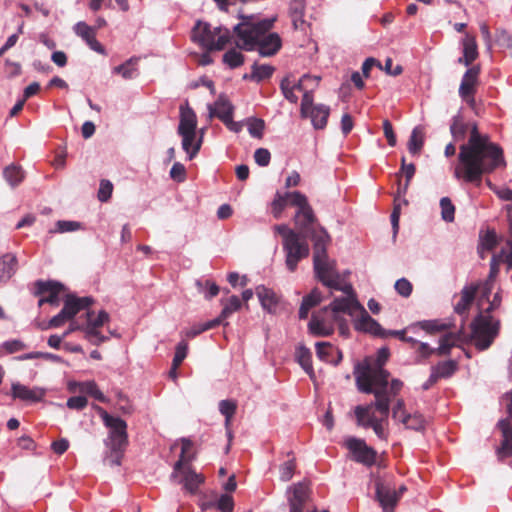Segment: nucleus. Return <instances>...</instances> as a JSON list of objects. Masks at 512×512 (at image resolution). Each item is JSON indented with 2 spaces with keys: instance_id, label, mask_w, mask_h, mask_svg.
Listing matches in <instances>:
<instances>
[{
  "instance_id": "obj_1",
  "label": "nucleus",
  "mask_w": 512,
  "mask_h": 512,
  "mask_svg": "<svg viewBox=\"0 0 512 512\" xmlns=\"http://www.w3.org/2000/svg\"><path fill=\"white\" fill-rule=\"evenodd\" d=\"M468 130V141L459 147V164L454 170V177L479 187L483 175L505 167L506 161L503 149L488 135L481 134L476 122H465L460 113L453 116L450 132L454 141L464 140Z\"/></svg>"
},
{
  "instance_id": "obj_2",
  "label": "nucleus",
  "mask_w": 512,
  "mask_h": 512,
  "mask_svg": "<svg viewBox=\"0 0 512 512\" xmlns=\"http://www.w3.org/2000/svg\"><path fill=\"white\" fill-rule=\"evenodd\" d=\"M356 386L362 393L373 394L375 400L370 404L388 418L390 413V396L388 392L389 372L383 367H365L360 371L359 365L354 370Z\"/></svg>"
},
{
  "instance_id": "obj_3",
  "label": "nucleus",
  "mask_w": 512,
  "mask_h": 512,
  "mask_svg": "<svg viewBox=\"0 0 512 512\" xmlns=\"http://www.w3.org/2000/svg\"><path fill=\"white\" fill-rule=\"evenodd\" d=\"M177 134L182 138L181 146L188 160L194 159L201 149L204 130L202 129L197 137V116L188 103L180 106Z\"/></svg>"
},
{
  "instance_id": "obj_4",
  "label": "nucleus",
  "mask_w": 512,
  "mask_h": 512,
  "mask_svg": "<svg viewBox=\"0 0 512 512\" xmlns=\"http://www.w3.org/2000/svg\"><path fill=\"white\" fill-rule=\"evenodd\" d=\"M241 22L233 27L239 42L237 46L245 51H254L260 38L272 27L275 18H265L254 21V17L241 15Z\"/></svg>"
},
{
  "instance_id": "obj_5",
  "label": "nucleus",
  "mask_w": 512,
  "mask_h": 512,
  "mask_svg": "<svg viewBox=\"0 0 512 512\" xmlns=\"http://www.w3.org/2000/svg\"><path fill=\"white\" fill-rule=\"evenodd\" d=\"M101 418L110 430L107 445L110 447L111 455L108 460L111 465L119 466L128 444L127 424L122 418L112 416L104 410L101 412Z\"/></svg>"
},
{
  "instance_id": "obj_6",
  "label": "nucleus",
  "mask_w": 512,
  "mask_h": 512,
  "mask_svg": "<svg viewBox=\"0 0 512 512\" xmlns=\"http://www.w3.org/2000/svg\"><path fill=\"white\" fill-rule=\"evenodd\" d=\"M471 341L479 351L487 350L499 335L500 320L489 314L479 313L471 322Z\"/></svg>"
},
{
  "instance_id": "obj_7",
  "label": "nucleus",
  "mask_w": 512,
  "mask_h": 512,
  "mask_svg": "<svg viewBox=\"0 0 512 512\" xmlns=\"http://www.w3.org/2000/svg\"><path fill=\"white\" fill-rule=\"evenodd\" d=\"M330 242L331 237L327 230H321L313 236V267L315 275L320 282H322V279H327L337 272L334 268V263L329 261L327 255V247Z\"/></svg>"
},
{
  "instance_id": "obj_8",
  "label": "nucleus",
  "mask_w": 512,
  "mask_h": 512,
  "mask_svg": "<svg viewBox=\"0 0 512 512\" xmlns=\"http://www.w3.org/2000/svg\"><path fill=\"white\" fill-rule=\"evenodd\" d=\"M344 447L352 454V459L364 466L371 467L375 464L377 452L368 446L365 440L350 436L344 440Z\"/></svg>"
},
{
  "instance_id": "obj_9",
  "label": "nucleus",
  "mask_w": 512,
  "mask_h": 512,
  "mask_svg": "<svg viewBox=\"0 0 512 512\" xmlns=\"http://www.w3.org/2000/svg\"><path fill=\"white\" fill-rule=\"evenodd\" d=\"M92 314V311H87V323L82 328V331L84 332L85 338L91 344L99 346L100 344L109 340L108 336L102 335L100 333L99 328L109 321L110 316L104 310L99 311L97 317L94 319L91 318Z\"/></svg>"
},
{
  "instance_id": "obj_10",
  "label": "nucleus",
  "mask_w": 512,
  "mask_h": 512,
  "mask_svg": "<svg viewBox=\"0 0 512 512\" xmlns=\"http://www.w3.org/2000/svg\"><path fill=\"white\" fill-rule=\"evenodd\" d=\"M289 512H304L310 501V489L306 482H298L286 490Z\"/></svg>"
},
{
  "instance_id": "obj_11",
  "label": "nucleus",
  "mask_w": 512,
  "mask_h": 512,
  "mask_svg": "<svg viewBox=\"0 0 512 512\" xmlns=\"http://www.w3.org/2000/svg\"><path fill=\"white\" fill-rule=\"evenodd\" d=\"M373 408L375 407L372 404H367L365 406H356L354 413L357 420V424L364 428H372L375 434L378 436V438L384 439L386 437V433L382 425V421L386 418L382 415V418L379 419L375 415H372L371 410Z\"/></svg>"
},
{
  "instance_id": "obj_12",
  "label": "nucleus",
  "mask_w": 512,
  "mask_h": 512,
  "mask_svg": "<svg viewBox=\"0 0 512 512\" xmlns=\"http://www.w3.org/2000/svg\"><path fill=\"white\" fill-rule=\"evenodd\" d=\"M285 252V263L290 272H294L298 263L309 255V246L306 242L300 240V236L283 243Z\"/></svg>"
},
{
  "instance_id": "obj_13",
  "label": "nucleus",
  "mask_w": 512,
  "mask_h": 512,
  "mask_svg": "<svg viewBox=\"0 0 512 512\" xmlns=\"http://www.w3.org/2000/svg\"><path fill=\"white\" fill-rule=\"evenodd\" d=\"M222 31V26L212 28L207 22L197 21L191 32V39L211 51L213 41Z\"/></svg>"
},
{
  "instance_id": "obj_14",
  "label": "nucleus",
  "mask_w": 512,
  "mask_h": 512,
  "mask_svg": "<svg viewBox=\"0 0 512 512\" xmlns=\"http://www.w3.org/2000/svg\"><path fill=\"white\" fill-rule=\"evenodd\" d=\"M295 223L301 232L310 237L313 241V236L318 234L321 230H326L319 224H316V217L311 206H307L301 210H297L295 214Z\"/></svg>"
},
{
  "instance_id": "obj_15",
  "label": "nucleus",
  "mask_w": 512,
  "mask_h": 512,
  "mask_svg": "<svg viewBox=\"0 0 512 512\" xmlns=\"http://www.w3.org/2000/svg\"><path fill=\"white\" fill-rule=\"evenodd\" d=\"M459 339V335H456L454 333H445L440 339H439V347L438 348H432L429 346L426 342H420L418 344V353L421 358L427 359L432 354L437 353L438 355H448L450 354V351L452 347L456 345V341Z\"/></svg>"
},
{
  "instance_id": "obj_16",
  "label": "nucleus",
  "mask_w": 512,
  "mask_h": 512,
  "mask_svg": "<svg viewBox=\"0 0 512 512\" xmlns=\"http://www.w3.org/2000/svg\"><path fill=\"white\" fill-rule=\"evenodd\" d=\"M375 495L383 512H393L400 500L397 490L381 480H377L375 483Z\"/></svg>"
},
{
  "instance_id": "obj_17",
  "label": "nucleus",
  "mask_w": 512,
  "mask_h": 512,
  "mask_svg": "<svg viewBox=\"0 0 512 512\" xmlns=\"http://www.w3.org/2000/svg\"><path fill=\"white\" fill-rule=\"evenodd\" d=\"M363 310V306L358 301L357 296L350 297H336L329 305L323 307L321 309L322 313H326L328 311L331 312H339L348 314L351 317H354L356 311L360 312Z\"/></svg>"
},
{
  "instance_id": "obj_18",
  "label": "nucleus",
  "mask_w": 512,
  "mask_h": 512,
  "mask_svg": "<svg viewBox=\"0 0 512 512\" xmlns=\"http://www.w3.org/2000/svg\"><path fill=\"white\" fill-rule=\"evenodd\" d=\"M9 394L13 399H19L26 403H37L43 400L46 390L41 387L30 388L19 382H14Z\"/></svg>"
},
{
  "instance_id": "obj_19",
  "label": "nucleus",
  "mask_w": 512,
  "mask_h": 512,
  "mask_svg": "<svg viewBox=\"0 0 512 512\" xmlns=\"http://www.w3.org/2000/svg\"><path fill=\"white\" fill-rule=\"evenodd\" d=\"M359 318L354 321V328L357 331L369 333L379 338H386V329H384L378 321L373 319L363 307Z\"/></svg>"
},
{
  "instance_id": "obj_20",
  "label": "nucleus",
  "mask_w": 512,
  "mask_h": 512,
  "mask_svg": "<svg viewBox=\"0 0 512 512\" xmlns=\"http://www.w3.org/2000/svg\"><path fill=\"white\" fill-rule=\"evenodd\" d=\"M64 289V285L58 281L38 280L35 282V295L47 293L46 302L52 306L59 305V294Z\"/></svg>"
},
{
  "instance_id": "obj_21",
  "label": "nucleus",
  "mask_w": 512,
  "mask_h": 512,
  "mask_svg": "<svg viewBox=\"0 0 512 512\" xmlns=\"http://www.w3.org/2000/svg\"><path fill=\"white\" fill-rule=\"evenodd\" d=\"M171 480L182 484L186 491L194 494L198 491L199 486L204 482V477L202 474L193 470L191 465H186L185 468H182L179 471L178 478Z\"/></svg>"
},
{
  "instance_id": "obj_22",
  "label": "nucleus",
  "mask_w": 512,
  "mask_h": 512,
  "mask_svg": "<svg viewBox=\"0 0 512 512\" xmlns=\"http://www.w3.org/2000/svg\"><path fill=\"white\" fill-rule=\"evenodd\" d=\"M282 47V40L278 33H265L257 43L255 50L262 57H271L275 55Z\"/></svg>"
},
{
  "instance_id": "obj_23",
  "label": "nucleus",
  "mask_w": 512,
  "mask_h": 512,
  "mask_svg": "<svg viewBox=\"0 0 512 512\" xmlns=\"http://www.w3.org/2000/svg\"><path fill=\"white\" fill-rule=\"evenodd\" d=\"M209 116L217 117L223 123L233 118L234 106L231 101L223 94L219 95L213 105H208Z\"/></svg>"
},
{
  "instance_id": "obj_24",
  "label": "nucleus",
  "mask_w": 512,
  "mask_h": 512,
  "mask_svg": "<svg viewBox=\"0 0 512 512\" xmlns=\"http://www.w3.org/2000/svg\"><path fill=\"white\" fill-rule=\"evenodd\" d=\"M334 324L320 314H312L308 323V332L315 337H328L334 333Z\"/></svg>"
},
{
  "instance_id": "obj_25",
  "label": "nucleus",
  "mask_w": 512,
  "mask_h": 512,
  "mask_svg": "<svg viewBox=\"0 0 512 512\" xmlns=\"http://www.w3.org/2000/svg\"><path fill=\"white\" fill-rule=\"evenodd\" d=\"M502 434L500 447L497 454L500 458L512 456V423L509 419H501L497 424Z\"/></svg>"
},
{
  "instance_id": "obj_26",
  "label": "nucleus",
  "mask_w": 512,
  "mask_h": 512,
  "mask_svg": "<svg viewBox=\"0 0 512 512\" xmlns=\"http://www.w3.org/2000/svg\"><path fill=\"white\" fill-rule=\"evenodd\" d=\"M93 302L94 300L90 296L77 297L73 294H68L64 300L62 309L70 319H73L77 313L88 308Z\"/></svg>"
},
{
  "instance_id": "obj_27",
  "label": "nucleus",
  "mask_w": 512,
  "mask_h": 512,
  "mask_svg": "<svg viewBox=\"0 0 512 512\" xmlns=\"http://www.w3.org/2000/svg\"><path fill=\"white\" fill-rule=\"evenodd\" d=\"M316 355L321 361L338 365L342 360V352L329 342H317L315 344Z\"/></svg>"
},
{
  "instance_id": "obj_28",
  "label": "nucleus",
  "mask_w": 512,
  "mask_h": 512,
  "mask_svg": "<svg viewBox=\"0 0 512 512\" xmlns=\"http://www.w3.org/2000/svg\"><path fill=\"white\" fill-rule=\"evenodd\" d=\"M255 293L263 310L267 311L268 313H274L276 311L277 305L279 303V297L272 289L264 285H258L255 288Z\"/></svg>"
},
{
  "instance_id": "obj_29",
  "label": "nucleus",
  "mask_w": 512,
  "mask_h": 512,
  "mask_svg": "<svg viewBox=\"0 0 512 512\" xmlns=\"http://www.w3.org/2000/svg\"><path fill=\"white\" fill-rule=\"evenodd\" d=\"M479 73L480 68L477 66H473L466 70L459 86V96L461 98H466L470 94H475V86L478 81Z\"/></svg>"
},
{
  "instance_id": "obj_30",
  "label": "nucleus",
  "mask_w": 512,
  "mask_h": 512,
  "mask_svg": "<svg viewBox=\"0 0 512 512\" xmlns=\"http://www.w3.org/2000/svg\"><path fill=\"white\" fill-rule=\"evenodd\" d=\"M181 452L179 455V459L173 465V471L170 475V479H177L179 476V471L182 468H185L186 465H191L190 463L194 460V455L189 454L193 443L190 439L182 438L181 439Z\"/></svg>"
},
{
  "instance_id": "obj_31",
  "label": "nucleus",
  "mask_w": 512,
  "mask_h": 512,
  "mask_svg": "<svg viewBox=\"0 0 512 512\" xmlns=\"http://www.w3.org/2000/svg\"><path fill=\"white\" fill-rule=\"evenodd\" d=\"M18 259L14 253L0 257V283H7L17 271Z\"/></svg>"
},
{
  "instance_id": "obj_32",
  "label": "nucleus",
  "mask_w": 512,
  "mask_h": 512,
  "mask_svg": "<svg viewBox=\"0 0 512 512\" xmlns=\"http://www.w3.org/2000/svg\"><path fill=\"white\" fill-rule=\"evenodd\" d=\"M329 115V106L325 104H316V106L312 107V110L308 112L307 118L311 119V123L315 129L321 130L326 127Z\"/></svg>"
},
{
  "instance_id": "obj_33",
  "label": "nucleus",
  "mask_w": 512,
  "mask_h": 512,
  "mask_svg": "<svg viewBox=\"0 0 512 512\" xmlns=\"http://www.w3.org/2000/svg\"><path fill=\"white\" fill-rule=\"evenodd\" d=\"M2 175L11 188H16L23 182L26 173L20 165L12 163L3 169Z\"/></svg>"
},
{
  "instance_id": "obj_34",
  "label": "nucleus",
  "mask_w": 512,
  "mask_h": 512,
  "mask_svg": "<svg viewBox=\"0 0 512 512\" xmlns=\"http://www.w3.org/2000/svg\"><path fill=\"white\" fill-rule=\"evenodd\" d=\"M450 322H443L438 319L434 320H423L416 323L411 324L408 329L410 331L415 332L417 329H421L426 331L427 333H436L440 331H445L451 327Z\"/></svg>"
},
{
  "instance_id": "obj_35",
  "label": "nucleus",
  "mask_w": 512,
  "mask_h": 512,
  "mask_svg": "<svg viewBox=\"0 0 512 512\" xmlns=\"http://www.w3.org/2000/svg\"><path fill=\"white\" fill-rule=\"evenodd\" d=\"M462 44L463 56L458 59V63L468 67L478 57L477 44L475 38L469 35H466L462 41Z\"/></svg>"
},
{
  "instance_id": "obj_36",
  "label": "nucleus",
  "mask_w": 512,
  "mask_h": 512,
  "mask_svg": "<svg viewBox=\"0 0 512 512\" xmlns=\"http://www.w3.org/2000/svg\"><path fill=\"white\" fill-rule=\"evenodd\" d=\"M321 301V292L317 288H314L309 294L303 297L298 313L299 318L306 319L308 317L309 311L315 306L319 305Z\"/></svg>"
},
{
  "instance_id": "obj_37",
  "label": "nucleus",
  "mask_w": 512,
  "mask_h": 512,
  "mask_svg": "<svg viewBox=\"0 0 512 512\" xmlns=\"http://www.w3.org/2000/svg\"><path fill=\"white\" fill-rule=\"evenodd\" d=\"M295 358L301 368L312 379L314 377V369L312 366V353L310 349L302 344L298 345L295 352Z\"/></svg>"
},
{
  "instance_id": "obj_38",
  "label": "nucleus",
  "mask_w": 512,
  "mask_h": 512,
  "mask_svg": "<svg viewBox=\"0 0 512 512\" xmlns=\"http://www.w3.org/2000/svg\"><path fill=\"white\" fill-rule=\"evenodd\" d=\"M137 61V58L131 57L124 63L115 66L112 72L120 74L124 79H133L137 75V68L135 67Z\"/></svg>"
},
{
  "instance_id": "obj_39",
  "label": "nucleus",
  "mask_w": 512,
  "mask_h": 512,
  "mask_svg": "<svg viewBox=\"0 0 512 512\" xmlns=\"http://www.w3.org/2000/svg\"><path fill=\"white\" fill-rule=\"evenodd\" d=\"M274 67L268 64L258 65L256 62L252 65V72L249 75V80L257 83L268 79L272 76Z\"/></svg>"
},
{
  "instance_id": "obj_40",
  "label": "nucleus",
  "mask_w": 512,
  "mask_h": 512,
  "mask_svg": "<svg viewBox=\"0 0 512 512\" xmlns=\"http://www.w3.org/2000/svg\"><path fill=\"white\" fill-rule=\"evenodd\" d=\"M241 300L238 296L232 295L227 302L224 304V307L220 313V315L214 320H219V325L227 319L231 314L238 311L241 308Z\"/></svg>"
},
{
  "instance_id": "obj_41",
  "label": "nucleus",
  "mask_w": 512,
  "mask_h": 512,
  "mask_svg": "<svg viewBox=\"0 0 512 512\" xmlns=\"http://www.w3.org/2000/svg\"><path fill=\"white\" fill-rule=\"evenodd\" d=\"M401 423H403L407 429L422 431L425 429L426 421L422 414L414 413L404 415L403 418H401Z\"/></svg>"
},
{
  "instance_id": "obj_42",
  "label": "nucleus",
  "mask_w": 512,
  "mask_h": 512,
  "mask_svg": "<svg viewBox=\"0 0 512 512\" xmlns=\"http://www.w3.org/2000/svg\"><path fill=\"white\" fill-rule=\"evenodd\" d=\"M458 365L455 360H447L439 362L436 366L432 367V370L440 378H449L457 370Z\"/></svg>"
},
{
  "instance_id": "obj_43",
  "label": "nucleus",
  "mask_w": 512,
  "mask_h": 512,
  "mask_svg": "<svg viewBox=\"0 0 512 512\" xmlns=\"http://www.w3.org/2000/svg\"><path fill=\"white\" fill-rule=\"evenodd\" d=\"M219 326V320H209L204 323L194 324L191 328L187 329L184 334L187 338L193 339L201 333L211 330Z\"/></svg>"
},
{
  "instance_id": "obj_44",
  "label": "nucleus",
  "mask_w": 512,
  "mask_h": 512,
  "mask_svg": "<svg viewBox=\"0 0 512 512\" xmlns=\"http://www.w3.org/2000/svg\"><path fill=\"white\" fill-rule=\"evenodd\" d=\"M244 60V55L235 48L229 49L223 55V63L230 69L240 67L244 63Z\"/></svg>"
},
{
  "instance_id": "obj_45",
  "label": "nucleus",
  "mask_w": 512,
  "mask_h": 512,
  "mask_svg": "<svg viewBox=\"0 0 512 512\" xmlns=\"http://www.w3.org/2000/svg\"><path fill=\"white\" fill-rule=\"evenodd\" d=\"M248 132L251 137L261 139L263 137L265 122L261 118L249 117L246 119Z\"/></svg>"
},
{
  "instance_id": "obj_46",
  "label": "nucleus",
  "mask_w": 512,
  "mask_h": 512,
  "mask_svg": "<svg viewBox=\"0 0 512 512\" xmlns=\"http://www.w3.org/2000/svg\"><path fill=\"white\" fill-rule=\"evenodd\" d=\"M74 33L86 44L96 36L95 28L84 21H79L73 26Z\"/></svg>"
},
{
  "instance_id": "obj_47",
  "label": "nucleus",
  "mask_w": 512,
  "mask_h": 512,
  "mask_svg": "<svg viewBox=\"0 0 512 512\" xmlns=\"http://www.w3.org/2000/svg\"><path fill=\"white\" fill-rule=\"evenodd\" d=\"M424 145V139L419 127H415L408 141V150L411 154H418Z\"/></svg>"
},
{
  "instance_id": "obj_48",
  "label": "nucleus",
  "mask_w": 512,
  "mask_h": 512,
  "mask_svg": "<svg viewBox=\"0 0 512 512\" xmlns=\"http://www.w3.org/2000/svg\"><path fill=\"white\" fill-rule=\"evenodd\" d=\"M83 228V224L79 221L73 220H58L55 223V228L50 230V233H68L78 231Z\"/></svg>"
},
{
  "instance_id": "obj_49",
  "label": "nucleus",
  "mask_w": 512,
  "mask_h": 512,
  "mask_svg": "<svg viewBox=\"0 0 512 512\" xmlns=\"http://www.w3.org/2000/svg\"><path fill=\"white\" fill-rule=\"evenodd\" d=\"M196 286L198 287V291L203 293L207 300L212 299L219 293V286L210 280H197Z\"/></svg>"
},
{
  "instance_id": "obj_50",
  "label": "nucleus",
  "mask_w": 512,
  "mask_h": 512,
  "mask_svg": "<svg viewBox=\"0 0 512 512\" xmlns=\"http://www.w3.org/2000/svg\"><path fill=\"white\" fill-rule=\"evenodd\" d=\"M441 217L445 222H453L455 218V206L449 197L440 199Z\"/></svg>"
},
{
  "instance_id": "obj_51",
  "label": "nucleus",
  "mask_w": 512,
  "mask_h": 512,
  "mask_svg": "<svg viewBox=\"0 0 512 512\" xmlns=\"http://www.w3.org/2000/svg\"><path fill=\"white\" fill-rule=\"evenodd\" d=\"M288 204L287 197L285 193H280L279 191L275 194L274 200L271 203L272 214L275 218H279Z\"/></svg>"
},
{
  "instance_id": "obj_52",
  "label": "nucleus",
  "mask_w": 512,
  "mask_h": 512,
  "mask_svg": "<svg viewBox=\"0 0 512 512\" xmlns=\"http://www.w3.org/2000/svg\"><path fill=\"white\" fill-rule=\"evenodd\" d=\"M285 194L288 203L292 206H296L298 210L310 206L307 197L299 191L285 192Z\"/></svg>"
},
{
  "instance_id": "obj_53",
  "label": "nucleus",
  "mask_w": 512,
  "mask_h": 512,
  "mask_svg": "<svg viewBox=\"0 0 512 512\" xmlns=\"http://www.w3.org/2000/svg\"><path fill=\"white\" fill-rule=\"evenodd\" d=\"M26 348V344L19 339H10L4 341L0 346V354H13L24 350Z\"/></svg>"
},
{
  "instance_id": "obj_54",
  "label": "nucleus",
  "mask_w": 512,
  "mask_h": 512,
  "mask_svg": "<svg viewBox=\"0 0 512 512\" xmlns=\"http://www.w3.org/2000/svg\"><path fill=\"white\" fill-rule=\"evenodd\" d=\"M237 404L233 400L225 399L219 402V411L225 417L226 425L230 422L236 412Z\"/></svg>"
},
{
  "instance_id": "obj_55",
  "label": "nucleus",
  "mask_w": 512,
  "mask_h": 512,
  "mask_svg": "<svg viewBox=\"0 0 512 512\" xmlns=\"http://www.w3.org/2000/svg\"><path fill=\"white\" fill-rule=\"evenodd\" d=\"M188 354V343L185 340L180 341L175 347V354L173 357L174 370H177Z\"/></svg>"
},
{
  "instance_id": "obj_56",
  "label": "nucleus",
  "mask_w": 512,
  "mask_h": 512,
  "mask_svg": "<svg viewBox=\"0 0 512 512\" xmlns=\"http://www.w3.org/2000/svg\"><path fill=\"white\" fill-rule=\"evenodd\" d=\"M296 468L295 459H289L288 461L284 462L280 468H279V478L283 482L289 481L293 475Z\"/></svg>"
},
{
  "instance_id": "obj_57",
  "label": "nucleus",
  "mask_w": 512,
  "mask_h": 512,
  "mask_svg": "<svg viewBox=\"0 0 512 512\" xmlns=\"http://www.w3.org/2000/svg\"><path fill=\"white\" fill-rule=\"evenodd\" d=\"M231 39V32L228 28L222 27V31L216 36L213 41L211 51L222 50Z\"/></svg>"
},
{
  "instance_id": "obj_58",
  "label": "nucleus",
  "mask_w": 512,
  "mask_h": 512,
  "mask_svg": "<svg viewBox=\"0 0 512 512\" xmlns=\"http://www.w3.org/2000/svg\"><path fill=\"white\" fill-rule=\"evenodd\" d=\"M415 170H416V168L413 163L401 166V173H403L405 175L406 182L403 186L399 185L398 194L404 195L407 192L410 181L415 174Z\"/></svg>"
},
{
  "instance_id": "obj_59",
  "label": "nucleus",
  "mask_w": 512,
  "mask_h": 512,
  "mask_svg": "<svg viewBox=\"0 0 512 512\" xmlns=\"http://www.w3.org/2000/svg\"><path fill=\"white\" fill-rule=\"evenodd\" d=\"M68 320L71 319L67 316L66 312L61 309V311L57 315L53 316L45 326H41V330L61 327Z\"/></svg>"
},
{
  "instance_id": "obj_60",
  "label": "nucleus",
  "mask_w": 512,
  "mask_h": 512,
  "mask_svg": "<svg viewBox=\"0 0 512 512\" xmlns=\"http://www.w3.org/2000/svg\"><path fill=\"white\" fill-rule=\"evenodd\" d=\"M280 89L289 102L296 103L298 101V97L294 93V86L291 85V81L289 78H284L280 83Z\"/></svg>"
},
{
  "instance_id": "obj_61",
  "label": "nucleus",
  "mask_w": 512,
  "mask_h": 512,
  "mask_svg": "<svg viewBox=\"0 0 512 512\" xmlns=\"http://www.w3.org/2000/svg\"><path fill=\"white\" fill-rule=\"evenodd\" d=\"M113 185L109 180H101L98 190V200L100 202H107L112 195Z\"/></svg>"
},
{
  "instance_id": "obj_62",
  "label": "nucleus",
  "mask_w": 512,
  "mask_h": 512,
  "mask_svg": "<svg viewBox=\"0 0 512 512\" xmlns=\"http://www.w3.org/2000/svg\"><path fill=\"white\" fill-rule=\"evenodd\" d=\"M495 42L500 47L510 48L512 47V36L505 29H497L495 34Z\"/></svg>"
},
{
  "instance_id": "obj_63",
  "label": "nucleus",
  "mask_w": 512,
  "mask_h": 512,
  "mask_svg": "<svg viewBox=\"0 0 512 512\" xmlns=\"http://www.w3.org/2000/svg\"><path fill=\"white\" fill-rule=\"evenodd\" d=\"M316 104L313 103V95L309 91H304L302 100H301V107H300V113L302 118L308 117V112L312 110V107H315Z\"/></svg>"
},
{
  "instance_id": "obj_64",
  "label": "nucleus",
  "mask_w": 512,
  "mask_h": 512,
  "mask_svg": "<svg viewBox=\"0 0 512 512\" xmlns=\"http://www.w3.org/2000/svg\"><path fill=\"white\" fill-rule=\"evenodd\" d=\"M394 288L396 292L403 297H409L413 289L411 282L406 278L398 279L395 282Z\"/></svg>"
}]
</instances>
